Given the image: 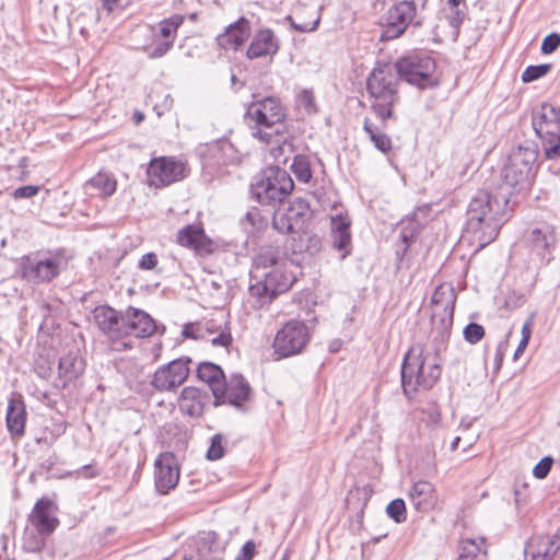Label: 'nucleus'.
Here are the masks:
<instances>
[{
	"instance_id": "1",
	"label": "nucleus",
	"mask_w": 560,
	"mask_h": 560,
	"mask_svg": "<svg viewBox=\"0 0 560 560\" xmlns=\"http://www.w3.org/2000/svg\"><path fill=\"white\" fill-rule=\"evenodd\" d=\"M539 151L534 142L526 141L513 149L502 168L503 183L498 194L481 189L470 199L464 235L486 247L499 235L500 229L509 220L510 196L526 191L536 175Z\"/></svg>"
},
{
	"instance_id": "2",
	"label": "nucleus",
	"mask_w": 560,
	"mask_h": 560,
	"mask_svg": "<svg viewBox=\"0 0 560 560\" xmlns=\"http://www.w3.org/2000/svg\"><path fill=\"white\" fill-rule=\"evenodd\" d=\"M249 294L255 299L253 306L260 308L269 304L278 294L292 285V278L283 269V261L271 248L261 249L253 260Z\"/></svg>"
},
{
	"instance_id": "3",
	"label": "nucleus",
	"mask_w": 560,
	"mask_h": 560,
	"mask_svg": "<svg viewBox=\"0 0 560 560\" xmlns=\"http://www.w3.org/2000/svg\"><path fill=\"white\" fill-rule=\"evenodd\" d=\"M412 347L405 355L400 375L401 387L405 396L411 399L419 389H431L441 376V366L436 355L416 353Z\"/></svg>"
},
{
	"instance_id": "4",
	"label": "nucleus",
	"mask_w": 560,
	"mask_h": 560,
	"mask_svg": "<svg viewBox=\"0 0 560 560\" xmlns=\"http://www.w3.org/2000/svg\"><path fill=\"white\" fill-rule=\"evenodd\" d=\"M395 68L384 65L374 69L368 80L366 90L372 101L371 108L386 127L387 119L394 117L393 106L398 102V77Z\"/></svg>"
},
{
	"instance_id": "5",
	"label": "nucleus",
	"mask_w": 560,
	"mask_h": 560,
	"mask_svg": "<svg viewBox=\"0 0 560 560\" xmlns=\"http://www.w3.org/2000/svg\"><path fill=\"white\" fill-rule=\"evenodd\" d=\"M246 116L255 121L253 136L266 143H270L275 135L282 132L281 126L287 117L281 102L273 96L252 102L246 110Z\"/></svg>"
},
{
	"instance_id": "6",
	"label": "nucleus",
	"mask_w": 560,
	"mask_h": 560,
	"mask_svg": "<svg viewBox=\"0 0 560 560\" xmlns=\"http://www.w3.org/2000/svg\"><path fill=\"white\" fill-rule=\"evenodd\" d=\"M428 0H400L393 4L385 14L381 39L392 40L400 37L408 26L423 25Z\"/></svg>"
},
{
	"instance_id": "7",
	"label": "nucleus",
	"mask_w": 560,
	"mask_h": 560,
	"mask_svg": "<svg viewBox=\"0 0 560 560\" xmlns=\"http://www.w3.org/2000/svg\"><path fill=\"white\" fill-rule=\"evenodd\" d=\"M294 183L279 166L262 170L250 184L252 197L261 205L275 206L293 190Z\"/></svg>"
},
{
	"instance_id": "8",
	"label": "nucleus",
	"mask_w": 560,
	"mask_h": 560,
	"mask_svg": "<svg viewBox=\"0 0 560 560\" xmlns=\"http://www.w3.org/2000/svg\"><path fill=\"white\" fill-rule=\"evenodd\" d=\"M397 77L419 89H429L438 85L434 77L435 60L425 52H412L400 57L394 66Z\"/></svg>"
},
{
	"instance_id": "9",
	"label": "nucleus",
	"mask_w": 560,
	"mask_h": 560,
	"mask_svg": "<svg viewBox=\"0 0 560 560\" xmlns=\"http://www.w3.org/2000/svg\"><path fill=\"white\" fill-rule=\"evenodd\" d=\"M311 341V329L304 320L290 319L276 334L272 342L276 360L302 353Z\"/></svg>"
},
{
	"instance_id": "10",
	"label": "nucleus",
	"mask_w": 560,
	"mask_h": 560,
	"mask_svg": "<svg viewBox=\"0 0 560 560\" xmlns=\"http://www.w3.org/2000/svg\"><path fill=\"white\" fill-rule=\"evenodd\" d=\"M190 362L189 358L182 357L161 365L152 375L151 385L159 392L175 390L187 380Z\"/></svg>"
},
{
	"instance_id": "11",
	"label": "nucleus",
	"mask_w": 560,
	"mask_h": 560,
	"mask_svg": "<svg viewBox=\"0 0 560 560\" xmlns=\"http://www.w3.org/2000/svg\"><path fill=\"white\" fill-rule=\"evenodd\" d=\"M252 386L240 373H233L224 378L221 384V393H217L215 405L228 404L237 410L245 411L246 404L252 399Z\"/></svg>"
},
{
	"instance_id": "12",
	"label": "nucleus",
	"mask_w": 560,
	"mask_h": 560,
	"mask_svg": "<svg viewBox=\"0 0 560 560\" xmlns=\"http://www.w3.org/2000/svg\"><path fill=\"white\" fill-rule=\"evenodd\" d=\"M147 175L151 186H168L185 177V165L175 158H155L151 160L147 168Z\"/></svg>"
},
{
	"instance_id": "13",
	"label": "nucleus",
	"mask_w": 560,
	"mask_h": 560,
	"mask_svg": "<svg viewBox=\"0 0 560 560\" xmlns=\"http://www.w3.org/2000/svg\"><path fill=\"white\" fill-rule=\"evenodd\" d=\"M93 317L100 330L112 341L126 337V312H119L109 305H100L93 310Z\"/></svg>"
},
{
	"instance_id": "14",
	"label": "nucleus",
	"mask_w": 560,
	"mask_h": 560,
	"mask_svg": "<svg viewBox=\"0 0 560 560\" xmlns=\"http://www.w3.org/2000/svg\"><path fill=\"white\" fill-rule=\"evenodd\" d=\"M154 467L156 490L162 494H167L177 486L179 480V467L176 457L171 452L162 453L155 459Z\"/></svg>"
},
{
	"instance_id": "15",
	"label": "nucleus",
	"mask_w": 560,
	"mask_h": 560,
	"mask_svg": "<svg viewBox=\"0 0 560 560\" xmlns=\"http://www.w3.org/2000/svg\"><path fill=\"white\" fill-rule=\"evenodd\" d=\"M58 508L56 503L43 497L35 503L30 515V522L42 536H49L59 525V520L55 516Z\"/></svg>"
},
{
	"instance_id": "16",
	"label": "nucleus",
	"mask_w": 560,
	"mask_h": 560,
	"mask_svg": "<svg viewBox=\"0 0 560 560\" xmlns=\"http://www.w3.org/2000/svg\"><path fill=\"white\" fill-rule=\"evenodd\" d=\"M60 270L61 258L57 256H49L37 260L28 258L23 265V276L36 283L50 282L59 276Z\"/></svg>"
},
{
	"instance_id": "17",
	"label": "nucleus",
	"mask_w": 560,
	"mask_h": 560,
	"mask_svg": "<svg viewBox=\"0 0 560 560\" xmlns=\"http://www.w3.org/2000/svg\"><path fill=\"white\" fill-rule=\"evenodd\" d=\"M528 243L532 254L536 255L541 264L546 265L552 260V253L557 243L553 228L542 225L533 229L528 235Z\"/></svg>"
},
{
	"instance_id": "18",
	"label": "nucleus",
	"mask_w": 560,
	"mask_h": 560,
	"mask_svg": "<svg viewBox=\"0 0 560 560\" xmlns=\"http://www.w3.org/2000/svg\"><path fill=\"white\" fill-rule=\"evenodd\" d=\"M198 153L214 164H233L240 161L238 152L226 138L200 144Z\"/></svg>"
},
{
	"instance_id": "19",
	"label": "nucleus",
	"mask_w": 560,
	"mask_h": 560,
	"mask_svg": "<svg viewBox=\"0 0 560 560\" xmlns=\"http://www.w3.org/2000/svg\"><path fill=\"white\" fill-rule=\"evenodd\" d=\"M532 125L539 138L558 132L560 130V110L552 104L542 103L533 109Z\"/></svg>"
},
{
	"instance_id": "20",
	"label": "nucleus",
	"mask_w": 560,
	"mask_h": 560,
	"mask_svg": "<svg viewBox=\"0 0 560 560\" xmlns=\"http://www.w3.org/2000/svg\"><path fill=\"white\" fill-rule=\"evenodd\" d=\"M443 295L444 292L441 291V288H438L431 298V302L433 304L432 322L434 325L438 319L441 322V331L439 335L442 342L447 338V330L453 324L455 301L452 294H448L445 300L443 299Z\"/></svg>"
},
{
	"instance_id": "21",
	"label": "nucleus",
	"mask_w": 560,
	"mask_h": 560,
	"mask_svg": "<svg viewBox=\"0 0 560 560\" xmlns=\"http://www.w3.org/2000/svg\"><path fill=\"white\" fill-rule=\"evenodd\" d=\"M560 550V534L534 536L524 549L525 560H548Z\"/></svg>"
},
{
	"instance_id": "22",
	"label": "nucleus",
	"mask_w": 560,
	"mask_h": 560,
	"mask_svg": "<svg viewBox=\"0 0 560 560\" xmlns=\"http://www.w3.org/2000/svg\"><path fill=\"white\" fill-rule=\"evenodd\" d=\"M126 337L147 338L158 330L155 320L144 311L136 307L126 310Z\"/></svg>"
},
{
	"instance_id": "23",
	"label": "nucleus",
	"mask_w": 560,
	"mask_h": 560,
	"mask_svg": "<svg viewBox=\"0 0 560 560\" xmlns=\"http://www.w3.org/2000/svg\"><path fill=\"white\" fill-rule=\"evenodd\" d=\"M249 21L242 16L226 26L224 33L218 35V45L225 50H237L249 37Z\"/></svg>"
},
{
	"instance_id": "24",
	"label": "nucleus",
	"mask_w": 560,
	"mask_h": 560,
	"mask_svg": "<svg viewBox=\"0 0 560 560\" xmlns=\"http://www.w3.org/2000/svg\"><path fill=\"white\" fill-rule=\"evenodd\" d=\"M177 243L198 253L210 254L213 250L212 241L206 235L200 225L188 224L177 232Z\"/></svg>"
},
{
	"instance_id": "25",
	"label": "nucleus",
	"mask_w": 560,
	"mask_h": 560,
	"mask_svg": "<svg viewBox=\"0 0 560 560\" xmlns=\"http://www.w3.org/2000/svg\"><path fill=\"white\" fill-rule=\"evenodd\" d=\"M279 50V40L270 28L257 31L247 49V57L256 59L261 57H273Z\"/></svg>"
},
{
	"instance_id": "26",
	"label": "nucleus",
	"mask_w": 560,
	"mask_h": 560,
	"mask_svg": "<svg viewBox=\"0 0 560 560\" xmlns=\"http://www.w3.org/2000/svg\"><path fill=\"white\" fill-rule=\"evenodd\" d=\"M408 495L412 506L421 513L432 511L438 501L434 486L425 480L415 482L411 486Z\"/></svg>"
},
{
	"instance_id": "27",
	"label": "nucleus",
	"mask_w": 560,
	"mask_h": 560,
	"mask_svg": "<svg viewBox=\"0 0 560 560\" xmlns=\"http://www.w3.org/2000/svg\"><path fill=\"white\" fill-rule=\"evenodd\" d=\"M207 399V393L195 387H185L182 390L178 407L184 415L198 418L203 413Z\"/></svg>"
},
{
	"instance_id": "28",
	"label": "nucleus",
	"mask_w": 560,
	"mask_h": 560,
	"mask_svg": "<svg viewBox=\"0 0 560 560\" xmlns=\"http://www.w3.org/2000/svg\"><path fill=\"white\" fill-rule=\"evenodd\" d=\"M5 421L7 428L11 434L21 435L24 433L26 410L21 399L11 398L9 400Z\"/></svg>"
},
{
	"instance_id": "29",
	"label": "nucleus",
	"mask_w": 560,
	"mask_h": 560,
	"mask_svg": "<svg viewBox=\"0 0 560 560\" xmlns=\"http://www.w3.org/2000/svg\"><path fill=\"white\" fill-rule=\"evenodd\" d=\"M83 371L84 362L79 355L68 353L60 358L58 374L63 387H66L71 381L77 380Z\"/></svg>"
},
{
	"instance_id": "30",
	"label": "nucleus",
	"mask_w": 560,
	"mask_h": 560,
	"mask_svg": "<svg viewBox=\"0 0 560 560\" xmlns=\"http://www.w3.org/2000/svg\"><path fill=\"white\" fill-rule=\"evenodd\" d=\"M197 376L210 386L213 396H218L217 393H221V384L225 375L220 365L212 362H201L197 368Z\"/></svg>"
},
{
	"instance_id": "31",
	"label": "nucleus",
	"mask_w": 560,
	"mask_h": 560,
	"mask_svg": "<svg viewBox=\"0 0 560 560\" xmlns=\"http://www.w3.org/2000/svg\"><path fill=\"white\" fill-rule=\"evenodd\" d=\"M283 210L292 221V225L296 232H300L305 226L306 221L311 218V207L303 198H294Z\"/></svg>"
},
{
	"instance_id": "32",
	"label": "nucleus",
	"mask_w": 560,
	"mask_h": 560,
	"mask_svg": "<svg viewBox=\"0 0 560 560\" xmlns=\"http://www.w3.org/2000/svg\"><path fill=\"white\" fill-rule=\"evenodd\" d=\"M331 243L338 250H346L351 244L350 222L341 217L331 219Z\"/></svg>"
},
{
	"instance_id": "33",
	"label": "nucleus",
	"mask_w": 560,
	"mask_h": 560,
	"mask_svg": "<svg viewBox=\"0 0 560 560\" xmlns=\"http://www.w3.org/2000/svg\"><path fill=\"white\" fill-rule=\"evenodd\" d=\"M458 560H487L485 538L462 539L458 545Z\"/></svg>"
},
{
	"instance_id": "34",
	"label": "nucleus",
	"mask_w": 560,
	"mask_h": 560,
	"mask_svg": "<svg viewBox=\"0 0 560 560\" xmlns=\"http://www.w3.org/2000/svg\"><path fill=\"white\" fill-rule=\"evenodd\" d=\"M241 224L247 234L254 235L267 226L268 217L262 214L260 209L253 207L246 212Z\"/></svg>"
},
{
	"instance_id": "35",
	"label": "nucleus",
	"mask_w": 560,
	"mask_h": 560,
	"mask_svg": "<svg viewBox=\"0 0 560 560\" xmlns=\"http://www.w3.org/2000/svg\"><path fill=\"white\" fill-rule=\"evenodd\" d=\"M363 130L377 150L383 153H387L392 150L390 138L382 132L378 127L374 126L368 118L363 121Z\"/></svg>"
},
{
	"instance_id": "36",
	"label": "nucleus",
	"mask_w": 560,
	"mask_h": 560,
	"mask_svg": "<svg viewBox=\"0 0 560 560\" xmlns=\"http://www.w3.org/2000/svg\"><path fill=\"white\" fill-rule=\"evenodd\" d=\"M116 185L115 178L106 173H98L86 183L88 187L98 190L101 195L106 197L116 191Z\"/></svg>"
},
{
	"instance_id": "37",
	"label": "nucleus",
	"mask_w": 560,
	"mask_h": 560,
	"mask_svg": "<svg viewBox=\"0 0 560 560\" xmlns=\"http://www.w3.org/2000/svg\"><path fill=\"white\" fill-rule=\"evenodd\" d=\"M291 170L301 183H308L312 179L311 162L306 155H296L292 162Z\"/></svg>"
},
{
	"instance_id": "38",
	"label": "nucleus",
	"mask_w": 560,
	"mask_h": 560,
	"mask_svg": "<svg viewBox=\"0 0 560 560\" xmlns=\"http://www.w3.org/2000/svg\"><path fill=\"white\" fill-rule=\"evenodd\" d=\"M183 22L184 16L179 14H174L171 18L163 20L160 23V37L162 39H171L172 42H175L177 30Z\"/></svg>"
},
{
	"instance_id": "39",
	"label": "nucleus",
	"mask_w": 560,
	"mask_h": 560,
	"mask_svg": "<svg viewBox=\"0 0 560 560\" xmlns=\"http://www.w3.org/2000/svg\"><path fill=\"white\" fill-rule=\"evenodd\" d=\"M541 140L542 149L547 159L560 158V130L546 135L539 138Z\"/></svg>"
},
{
	"instance_id": "40",
	"label": "nucleus",
	"mask_w": 560,
	"mask_h": 560,
	"mask_svg": "<svg viewBox=\"0 0 560 560\" xmlns=\"http://www.w3.org/2000/svg\"><path fill=\"white\" fill-rule=\"evenodd\" d=\"M400 225L398 241L410 245L419 233L420 224L415 218H406L401 220Z\"/></svg>"
},
{
	"instance_id": "41",
	"label": "nucleus",
	"mask_w": 560,
	"mask_h": 560,
	"mask_svg": "<svg viewBox=\"0 0 560 560\" xmlns=\"http://www.w3.org/2000/svg\"><path fill=\"white\" fill-rule=\"evenodd\" d=\"M272 226L279 233H298L292 225V221L289 219L287 212L283 209H278L273 212Z\"/></svg>"
},
{
	"instance_id": "42",
	"label": "nucleus",
	"mask_w": 560,
	"mask_h": 560,
	"mask_svg": "<svg viewBox=\"0 0 560 560\" xmlns=\"http://www.w3.org/2000/svg\"><path fill=\"white\" fill-rule=\"evenodd\" d=\"M386 513L396 523H404L407 520L405 501L402 499H395L390 501L386 508Z\"/></svg>"
},
{
	"instance_id": "43",
	"label": "nucleus",
	"mask_w": 560,
	"mask_h": 560,
	"mask_svg": "<svg viewBox=\"0 0 560 560\" xmlns=\"http://www.w3.org/2000/svg\"><path fill=\"white\" fill-rule=\"evenodd\" d=\"M550 68L551 66L549 63L528 66L522 73V81L524 83L534 82L545 77L550 71Z\"/></svg>"
},
{
	"instance_id": "44",
	"label": "nucleus",
	"mask_w": 560,
	"mask_h": 560,
	"mask_svg": "<svg viewBox=\"0 0 560 560\" xmlns=\"http://www.w3.org/2000/svg\"><path fill=\"white\" fill-rule=\"evenodd\" d=\"M225 454L224 445H223V435L218 433L211 438L210 446L207 451V459L209 460H218L222 458Z\"/></svg>"
},
{
	"instance_id": "45",
	"label": "nucleus",
	"mask_w": 560,
	"mask_h": 560,
	"mask_svg": "<svg viewBox=\"0 0 560 560\" xmlns=\"http://www.w3.org/2000/svg\"><path fill=\"white\" fill-rule=\"evenodd\" d=\"M463 334H464L465 340L468 343L476 345L483 338L485 328L482 327V325L471 322L465 326Z\"/></svg>"
},
{
	"instance_id": "46",
	"label": "nucleus",
	"mask_w": 560,
	"mask_h": 560,
	"mask_svg": "<svg viewBox=\"0 0 560 560\" xmlns=\"http://www.w3.org/2000/svg\"><path fill=\"white\" fill-rule=\"evenodd\" d=\"M300 105L308 113H316L317 106L312 90L304 89L298 96Z\"/></svg>"
},
{
	"instance_id": "47",
	"label": "nucleus",
	"mask_w": 560,
	"mask_h": 560,
	"mask_svg": "<svg viewBox=\"0 0 560 560\" xmlns=\"http://www.w3.org/2000/svg\"><path fill=\"white\" fill-rule=\"evenodd\" d=\"M553 459L550 456L541 458L534 467L533 475L538 479H544L551 470Z\"/></svg>"
},
{
	"instance_id": "48",
	"label": "nucleus",
	"mask_w": 560,
	"mask_h": 560,
	"mask_svg": "<svg viewBox=\"0 0 560 560\" xmlns=\"http://www.w3.org/2000/svg\"><path fill=\"white\" fill-rule=\"evenodd\" d=\"M560 46V35L551 33L547 35L541 43V52L545 55L552 54Z\"/></svg>"
},
{
	"instance_id": "49",
	"label": "nucleus",
	"mask_w": 560,
	"mask_h": 560,
	"mask_svg": "<svg viewBox=\"0 0 560 560\" xmlns=\"http://www.w3.org/2000/svg\"><path fill=\"white\" fill-rule=\"evenodd\" d=\"M174 45L171 39H162L161 42L154 43L153 48L149 51V57L152 59L163 57Z\"/></svg>"
},
{
	"instance_id": "50",
	"label": "nucleus",
	"mask_w": 560,
	"mask_h": 560,
	"mask_svg": "<svg viewBox=\"0 0 560 560\" xmlns=\"http://www.w3.org/2000/svg\"><path fill=\"white\" fill-rule=\"evenodd\" d=\"M287 20L290 22V25L293 30L301 32V33H307L313 32L317 28L320 16L317 15V18L313 22H305V23H296L292 16H288Z\"/></svg>"
},
{
	"instance_id": "51",
	"label": "nucleus",
	"mask_w": 560,
	"mask_h": 560,
	"mask_svg": "<svg viewBox=\"0 0 560 560\" xmlns=\"http://www.w3.org/2000/svg\"><path fill=\"white\" fill-rule=\"evenodd\" d=\"M450 11L451 13L447 15L448 24L458 31L466 16L465 8L450 9Z\"/></svg>"
},
{
	"instance_id": "52",
	"label": "nucleus",
	"mask_w": 560,
	"mask_h": 560,
	"mask_svg": "<svg viewBox=\"0 0 560 560\" xmlns=\"http://www.w3.org/2000/svg\"><path fill=\"white\" fill-rule=\"evenodd\" d=\"M38 191H39V186H36V185L21 186V187H18L16 189H14V191L12 192V197L14 199L32 198L35 195H37Z\"/></svg>"
},
{
	"instance_id": "53",
	"label": "nucleus",
	"mask_w": 560,
	"mask_h": 560,
	"mask_svg": "<svg viewBox=\"0 0 560 560\" xmlns=\"http://www.w3.org/2000/svg\"><path fill=\"white\" fill-rule=\"evenodd\" d=\"M256 553V545L253 540H247L237 556L235 557V560H253L254 556Z\"/></svg>"
},
{
	"instance_id": "54",
	"label": "nucleus",
	"mask_w": 560,
	"mask_h": 560,
	"mask_svg": "<svg viewBox=\"0 0 560 560\" xmlns=\"http://www.w3.org/2000/svg\"><path fill=\"white\" fill-rule=\"evenodd\" d=\"M158 265V256L156 254L150 252L144 254L139 260L138 267L142 270H152Z\"/></svg>"
},
{
	"instance_id": "55",
	"label": "nucleus",
	"mask_w": 560,
	"mask_h": 560,
	"mask_svg": "<svg viewBox=\"0 0 560 560\" xmlns=\"http://www.w3.org/2000/svg\"><path fill=\"white\" fill-rule=\"evenodd\" d=\"M232 335L230 331L223 330L218 336L211 339V343L214 347L228 348L232 343Z\"/></svg>"
},
{
	"instance_id": "56",
	"label": "nucleus",
	"mask_w": 560,
	"mask_h": 560,
	"mask_svg": "<svg viewBox=\"0 0 560 560\" xmlns=\"http://www.w3.org/2000/svg\"><path fill=\"white\" fill-rule=\"evenodd\" d=\"M410 245L397 241L395 245V256L398 262H401Z\"/></svg>"
},
{
	"instance_id": "57",
	"label": "nucleus",
	"mask_w": 560,
	"mask_h": 560,
	"mask_svg": "<svg viewBox=\"0 0 560 560\" xmlns=\"http://www.w3.org/2000/svg\"><path fill=\"white\" fill-rule=\"evenodd\" d=\"M533 317H534V315H532L529 318H527L522 327V338L521 339H525L526 342H529V339L532 336Z\"/></svg>"
},
{
	"instance_id": "58",
	"label": "nucleus",
	"mask_w": 560,
	"mask_h": 560,
	"mask_svg": "<svg viewBox=\"0 0 560 560\" xmlns=\"http://www.w3.org/2000/svg\"><path fill=\"white\" fill-rule=\"evenodd\" d=\"M35 371L42 378L50 376V366L46 363H36Z\"/></svg>"
},
{
	"instance_id": "59",
	"label": "nucleus",
	"mask_w": 560,
	"mask_h": 560,
	"mask_svg": "<svg viewBox=\"0 0 560 560\" xmlns=\"http://www.w3.org/2000/svg\"><path fill=\"white\" fill-rule=\"evenodd\" d=\"M528 346V342L525 341V339H521L515 352H514V360H516L526 349Z\"/></svg>"
},
{
	"instance_id": "60",
	"label": "nucleus",
	"mask_w": 560,
	"mask_h": 560,
	"mask_svg": "<svg viewBox=\"0 0 560 560\" xmlns=\"http://www.w3.org/2000/svg\"><path fill=\"white\" fill-rule=\"evenodd\" d=\"M502 361H503V352L501 351V346H499L497 353H495V358H494V363H495L497 369H500Z\"/></svg>"
},
{
	"instance_id": "61",
	"label": "nucleus",
	"mask_w": 560,
	"mask_h": 560,
	"mask_svg": "<svg viewBox=\"0 0 560 560\" xmlns=\"http://www.w3.org/2000/svg\"><path fill=\"white\" fill-rule=\"evenodd\" d=\"M462 4L465 8V0H447L448 9L460 8Z\"/></svg>"
},
{
	"instance_id": "62",
	"label": "nucleus",
	"mask_w": 560,
	"mask_h": 560,
	"mask_svg": "<svg viewBox=\"0 0 560 560\" xmlns=\"http://www.w3.org/2000/svg\"><path fill=\"white\" fill-rule=\"evenodd\" d=\"M459 442H460V438H459V436H456V438L452 441V443H451V451H452V452H454V451H456V450H457Z\"/></svg>"
},
{
	"instance_id": "63",
	"label": "nucleus",
	"mask_w": 560,
	"mask_h": 560,
	"mask_svg": "<svg viewBox=\"0 0 560 560\" xmlns=\"http://www.w3.org/2000/svg\"><path fill=\"white\" fill-rule=\"evenodd\" d=\"M105 8L110 9V4L116 3L118 0H102Z\"/></svg>"
},
{
	"instance_id": "64",
	"label": "nucleus",
	"mask_w": 560,
	"mask_h": 560,
	"mask_svg": "<svg viewBox=\"0 0 560 560\" xmlns=\"http://www.w3.org/2000/svg\"><path fill=\"white\" fill-rule=\"evenodd\" d=\"M136 119H137V121H141L143 119V115L141 113H138L136 115Z\"/></svg>"
}]
</instances>
